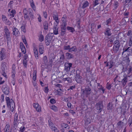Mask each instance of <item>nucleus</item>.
Masks as SVG:
<instances>
[{
  "mask_svg": "<svg viewBox=\"0 0 132 132\" xmlns=\"http://www.w3.org/2000/svg\"><path fill=\"white\" fill-rule=\"evenodd\" d=\"M48 125L50 127H51L52 126L54 125V124L52 122V120L50 119L48 120Z\"/></svg>",
  "mask_w": 132,
  "mask_h": 132,
  "instance_id": "37998d69",
  "label": "nucleus"
},
{
  "mask_svg": "<svg viewBox=\"0 0 132 132\" xmlns=\"http://www.w3.org/2000/svg\"><path fill=\"white\" fill-rule=\"evenodd\" d=\"M72 64L71 63L67 62L65 64V70L67 71H69L72 67Z\"/></svg>",
  "mask_w": 132,
  "mask_h": 132,
  "instance_id": "9d476101",
  "label": "nucleus"
},
{
  "mask_svg": "<svg viewBox=\"0 0 132 132\" xmlns=\"http://www.w3.org/2000/svg\"><path fill=\"white\" fill-rule=\"evenodd\" d=\"M4 30L5 33L4 37L6 38L7 40V45L8 46L9 45L8 42L11 40L10 33L7 26L4 27Z\"/></svg>",
  "mask_w": 132,
  "mask_h": 132,
  "instance_id": "7ed1b4c3",
  "label": "nucleus"
},
{
  "mask_svg": "<svg viewBox=\"0 0 132 132\" xmlns=\"http://www.w3.org/2000/svg\"><path fill=\"white\" fill-rule=\"evenodd\" d=\"M1 68L2 69L5 70V68L6 67V63L5 62H2L1 65Z\"/></svg>",
  "mask_w": 132,
  "mask_h": 132,
  "instance_id": "3c124183",
  "label": "nucleus"
},
{
  "mask_svg": "<svg viewBox=\"0 0 132 132\" xmlns=\"http://www.w3.org/2000/svg\"><path fill=\"white\" fill-rule=\"evenodd\" d=\"M120 46V44L119 40H116L114 42L113 48V51L114 53H116L117 52Z\"/></svg>",
  "mask_w": 132,
  "mask_h": 132,
  "instance_id": "20e7f679",
  "label": "nucleus"
},
{
  "mask_svg": "<svg viewBox=\"0 0 132 132\" xmlns=\"http://www.w3.org/2000/svg\"><path fill=\"white\" fill-rule=\"evenodd\" d=\"M66 26L63 25L61 26L60 35L61 36H63L65 34Z\"/></svg>",
  "mask_w": 132,
  "mask_h": 132,
  "instance_id": "ddd939ff",
  "label": "nucleus"
},
{
  "mask_svg": "<svg viewBox=\"0 0 132 132\" xmlns=\"http://www.w3.org/2000/svg\"><path fill=\"white\" fill-rule=\"evenodd\" d=\"M127 36H132V31L131 30H129L127 34Z\"/></svg>",
  "mask_w": 132,
  "mask_h": 132,
  "instance_id": "bf43d9fd",
  "label": "nucleus"
},
{
  "mask_svg": "<svg viewBox=\"0 0 132 132\" xmlns=\"http://www.w3.org/2000/svg\"><path fill=\"white\" fill-rule=\"evenodd\" d=\"M49 57V62H51L50 64H51L54 59H55V57L54 54L53 53H52L50 54Z\"/></svg>",
  "mask_w": 132,
  "mask_h": 132,
  "instance_id": "4be33fe9",
  "label": "nucleus"
},
{
  "mask_svg": "<svg viewBox=\"0 0 132 132\" xmlns=\"http://www.w3.org/2000/svg\"><path fill=\"white\" fill-rule=\"evenodd\" d=\"M50 128L52 130H54L55 132H59V130L56 127L54 126V125L51 127Z\"/></svg>",
  "mask_w": 132,
  "mask_h": 132,
  "instance_id": "4c0bfd02",
  "label": "nucleus"
},
{
  "mask_svg": "<svg viewBox=\"0 0 132 132\" xmlns=\"http://www.w3.org/2000/svg\"><path fill=\"white\" fill-rule=\"evenodd\" d=\"M34 53L36 59H38V52L37 49L36 48H35L34 49Z\"/></svg>",
  "mask_w": 132,
  "mask_h": 132,
  "instance_id": "c756f323",
  "label": "nucleus"
},
{
  "mask_svg": "<svg viewBox=\"0 0 132 132\" xmlns=\"http://www.w3.org/2000/svg\"><path fill=\"white\" fill-rule=\"evenodd\" d=\"M67 16L66 14H64L61 19V21L63 23L61 25L66 26Z\"/></svg>",
  "mask_w": 132,
  "mask_h": 132,
  "instance_id": "4468645a",
  "label": "nucleus"
},
{
  "mask_svg": "<svg viewBox=\"0 0 132 132\" xmlns=\"http://www.w3.org/2000/svg\"><path fill=\"white\" fill-rule=\"evenodd\" d=\"M30 4L31 6L32 9L34 11H35L36 8L34 3L32 2V3H31V4Z\"/></svg>",
  "mask_w": 132,
  "mask_h": 132,
  "instance_id": "49530a36",
  "label": "nucleus"
},
{
  "mask_svg": "<svg viewBox=\"0 0 132 132\" xmlns=\"http://www.w3.org/2000/svg\"><path fill=\"white\" fill-rule=\"evenodd\" d=\"M58 24L54 23V25L53 27V32L55 35H56L58 34Z\"/></svg>",
  "mask_w": 132,
  "mask_h": 132,
  "instance_id": "2eb2a0df",
  "label": "nucleus"
},
{
  "mask_svg": "<svg viewBox=\"0 0 132 132\" xmlns=\"http://www.w3.org/2000/svg\"><path fill=\"white\" fill-rule=\"evenodd\" d=\"M43 27L45 30H47L48 29V22L45 21L43 23Z\"/></svg>",
  "mask_w": 132,
  "mask_h": 132,
  "instance_id": "c85d7f7f",
  "label": "nucleus"
},
{
  "mask_svg": "<svg viewBox=\"0 0 132 132\" xmlns=\"http://www.w3.org/2000/svg\"><path fill=\"white\" fill-rule=\"evenodd\" d=\"M123 122L121 121H119L117 124V127L119 128H121L123 125Z\"/></svg>",
  "mask_w": 132,
  "mask_h": 132,
  "instance_id": "7c9ffc66",
  "label": "nucleus"
},
{
  "mask_svg": "<svg viewBox=\"0 0 132 132\" xmlns=\"http://www.w3.org/2000/svg\"><path fill=\"white\" fill-rule=\"evenodd\" d=\"M15 68L16 67L15 65L14 64H13L12 67V72H16V71L15 70Z\"/></svg>",
  "mask_w": 132,
  "mask_h": 132,
  "instance_id": "6e6d98bb",
  "label": "nucleus"
},
{
  "mask_svg": "<svg viewBox=\"0 0 132 132\" xmlns=\"http://www.w3.org/2000/svg\"><path fill=\"white\" fill-rule=\"evenodd\" d=\"M20 116L19 117H18V114L17 113H16L15 114L13 127L15 128H16L17 127V123L20 120Z\"/></svg>",
  "mask_w": 132,
  "mask_h": 132,
  "instance_id": "423d86ee",
  "label": "nucleus"
},
{
  "mask_svg": "<svg viewBox=\"0 0 132 132\" xmlns=\"http://www.w3.org/2000/svg\"><path fill=\"white\" fill-rule=\"evenodd\" d=\"M70 46L69 45L67 46H63V49L64 50H69L70 47Z\"/></svg>",
  "mask_w": 132,
  "mask_h": 132,
  "instance_id": "09e8293b",
  "label": "nucleus"
},
{
  "mask_svg": "<svg viewBox=\"0 0 132 132\" xmlns=\"http://www.w3.org/2000/svg\"><path fill=\"white\" fill-rule=\"evenodd\" d=\"M50 102L52 104H54L56 103V101L54 99L52 98L50 99Z\"/></svg>",
  "mask_w": 132,
  "mask_h": 132,
  "instance_id": "680f3d73",
  "label": "nucleus"
},
{
  "mask_svg": "<svg viewBox=\"0 0 132 132\" xmlns=\"http://www.w3.org/2000/svg\"><path fill=\"white\" fill-rule=\"evenodd\" d=\"M16 72H12V77L13 78V80H15V74Z\"/></svg>",
  "mask_w": 132,
  "mask_h": 132,
  "instance_id": "4d7b16f0",
  "label": "nucleus"
},
{
  "mask_svg": "<svg viewBox=\"0 0 132 132\" xmlns=\"http://www.w3.org/2000/svg\"><path fill=\"white\" fill-rule=\"evenodd\" d=\"M129 42L128 45L130 47L132 46V36H130L129 37Z\"/></svg>",
  "mask_w": 132,
  "mask_h": 132,
  "instance_id": "72a5a7b5",
  "label": "nucleus"
},
{
  "mask_svg": "<svg viewBox=\"0 0 132 132\" xmlns=\"http://www.w3.org/2000/svg\"><path fill=\"white\" fill-rule=\"evenodd\" d=\"M100 0H95L94 2L93 5L94 7L96 6L99 4V2H98Z\"/></svg>",
  "mask_w": 132,
  "mask_h": 132,
  "instance_id": "79ce46f5",
  "label": "nucleus"
},
{
  "mask_svg": "<svg viewBox=\"0 0 132 132\" xmlns=\"http://www.w3.org/2000/svg\"><path fill=\"white\" fill-rule=\"evenodd\" d=\"M43 62L42 63L43 64V65H45L47 64V57L46 56H45L43 57Z\"/></svg>",
  "mask_w": 132,
  "mask_h": 132,
  "instance_id": "a878e982",
  "label": "nucleus"
},
{
  "mask_svg": "<svg viewBox=\"0 0 132 132\" xmlns=\"http://www.w3.org/2000/svg\"><path fill=\"white\" fill-rule=\"evenodd\" d=\"M21 28V31L24 33H25L26 32V26L24 25H23Z\"/></svg>",
  "mask_w": 132,
  "mask_h": 132,
  "instance_id": "ea45409f",
  "label": "nucleus"
},
{
  "mask_svg": "<svg viewBox=\"0 0 132 132\" xmlns=\"http://www.w3.org/2000/svg\"><path fill=\"white\" fill-rule=\"evenodd\" d=\"M129 47H126L125 46H124L123 48V51L122 53V55H123L124 53L125 52H127L128 51V49H129Z\"/></svg>",
  "mask_w": 132,
  "mask_h": 132,
  "instance_id": "e433bc0d",
  "label": "nucleus"
},
{
  "mask_svg": "<svg viewBox=\"0 0 132 132\" xmlns=\"http://www.w3.org/2000/svg\"><path fill=\"white\" fill-rule=\"evenodd\" d=\"M28 16L31 19L33 18L34 15L33 13V11L31 8H29L28 9Z\"/></svg>",
  "mask_w": 132,
  "mask_h": 132,
  "instance_id": "5701e85b",
  "label": "nucleus"
},
{
  "mask_svg": "<svg viewBox=\"0 0 132 132\" xmlns=\"http://www.w3.org/2000/svg\"><path fill=\"white\" fill-rule=\"evenodd\" d=\"M62 100L65 102H67L68 101V98L65 96L63 97H62Z\"/></svg>",
  "mask_w": 132,
  "mask_h": 132,
  "instance_id": "13d9d810",
  "label": "nucleus"
},
{
  "mask_svg": "<svg viewBox=\"0 0 132 132\" xmlns=\"http://www.w3.org/2000/svg\"><path fill=\"white\" fill-rule=\"evenodd\" d=\"M5 50L4 48H2L0 53V60L2 61L6 58Z\"/></svg>",
  "mask_w": 132,
  "mask_h": 132,
  "instance_id": "6e6552de",
  "label": "nucleus"
},
{
  "mask_svg": "<svg viewBox=\"0 0 132 132\" xmlns=\"http://www.w3.org/2000/svg\"><path fill=\"white\" fill-rule=\"evenodd\" d=\"M44 46L42 44H40L39 45V52L40 54H42L44 53Z\"/></svg>",
  "mask_w": 132,
  "mask_h": 132,
  "instance_id": "aec40b11",
  "label": "nucleus"
},
{
  "mask_svg": "<svg viewBox=\"0 0 132 132\" xmlns=\"http://www.w3.org/2000/svg\"><path fill=\"white\" fill-rule=\"evenodd\" d=\"M36 109L37 111L38 112H39L41 111V107L39 105L37 107V108H36Z\"/></svg>",
  "mask_w": 132,
  "mask_h": 132,
  "instance_id": "338daca9",
  "label": "nucleus"
},
{
  "mask_svg": "<svg viewBox=\"0 0 132 132\" xmlns=\"http://www.w3.org/2000/svg\"><path fill=\"white\" fill-rule=\"evenodd\" d=\"M43 15L44 17L46 19L47 18V12L46 11H44L43 12Z\"/></svg>",
  "mask_w": 132,
  "mask_h": 132,
  "instance_id": "052dcab7",
  "label": "nucleus"
},
{
  "mask_svg": "<svg viewBox=\"0 0 132 132\" xmlns=\"http://www.w3.org/2000/svg\"><path fill=\"white\" fill-rule=\"evenodd\" d=\"M5 101L7 106L8 108H11V107L13 108V106L14 105V101L12 99H10L9 97H6L5 98Z\"/></svg>",
  "mask_w": 132,
  "mask_h": 132,
  "instance_id": "39448f33",
  "label": "nucleus"
},
{
  "mask_svg": "<svg viewBox=\"0 0 132 132\" xmlns=\"http://www.w3.org/2000/svg\"><path fill=\"white\" fill-rule=\"evenodd\" d=\"M111 87V85L108 84V83L106 84V88L108 90L110 89Z\"/></svg>",
  "mask_w": 132,
  "mask_h": 132,
  "instance_id": "774afa93",
  "label": "nucleus"
},
{
  "mask_svg": "<svg viewBox=\"0 0 132 132\" xmlns=\"http://www.w3.org/2000/svg\"><path fill=\"white\" fill-rule=\"evenodd\" d=\"M65 55L67 59H68L69 60L73 58L74 57L73 54L68 52L66 53Z\"/></svg>",
  "mask_w": 132,
  "mask_h": 132,
  "instance_id": "412c9836",
  "label": "nucleus"
},
{
  "mask_svg": "<svg viewBox=\"0 0 132 132\" xmlns=\"http://www.w3.org/2000/svg\"><path fill=\"white\" fill-rule=\"evenodd\" d=\"M108 63L109 64V69L111 68L115 64L114 61L112 60L108 62Z\"/></svg>",
  "mask_w": 132,
  "mask_h": 132,
  "instance_id": "2f4dec72",
  "label": "nucleus"
},
{
  "mask_svg": "<svg viewBox=\"0 0 132 132\" xmlns=\"http://www.w3.org/2000/svg\"><path fill=\"white\" fill-rule=\"evenodd\" d=\"M54 35L53 33H49L46 36L45 40V42L46 46L50 45L51 42L54 40H52L54 38Z\"/></svg>",
  "mask_w": 132,
  "mask_h": 132,
  "instance_id": "f03ea898",
  "label": "nucleus"
},
{
  "mask_svg": "<svg viewBox=\"0 0 132 132\" xmlns=\"http://www.w3.org/2000/svg\"><path fill=\"white\" fill-rule=\"evenodd\" d=\"M127 70L128 71V74L131 73L132 71V66H129Z\"/></svg>",
  "mask_w": 132,
  "mask_h": 132,
  "instance_id": "de8ad7c7",
  "label": "nucleus"
},
{
  "mask_svg": "<svg viewBox=\"0 0 132 132\" xmlns=\"http://www.w3.org/2000/svg\"><path fill=\"white\" fill-rule=\"evenodd\" d=\"M132 53V49L130 48V47H129V49H128L127 52V54L128 56L131 55Z\"/></svg>",
  "mask_w": 132,
  "mask_h": 132,
  "instance_id": "58836bf2",
  "label": "nucleus"
},
{
  "mask_svg": "<svg viewBox=\"0 0 132 132\" xmlns=\"http://www.w3.org/2000/svg\"><path fill=\"white\" fill-rule=\"evenodd\" d=\"M53 19L56 22V23H55L58 24L59 21L58 15L54 14L53 15Z\"/></svg>",
  "mask_w": 132,
  "mask_h": 132,
  "instance_id": "bb28decb",
  "label": "nucleus"
},
{
  "mask_svg": "<svg viewBox=\"0 0 132 132\" xmlns=\"http://www.w3.org/2000/svg\"><path fill=\"white\" fill-rule=\"evenodd\" d=\"M89 4L88 2L87 1H85L82 4V8L84 9L87 7Z\"/></svg>",
  "mask_w": 132,
  "mask_h": 132,
  "instance_id": "393cba45",
  "label": "nucleus"
},
{
  "mask_svg": "<svg viewBox=\"0 0 132 132\" xmlns=\"http://www.w3.org/2000/svg\"><path fill=\"white\" fill-rule=\"evenodd\" d=\"M2 90L3 93L6 95H8L10 92L9 88L8 87H5V86H3L2 88Z\"/></svg>",
  "mask_w": 132,
  "mask_h": 132,
  "instance_id": "f8f14e48",
  "label": "nucleus"
},
{
  "mask_svg": "<svg viewBox=\"0 0 132 132\" xmlns=\"http://www.w3.org/2000/svg\"><path fill=\"white\" fill-rule=\"evenodd\" d=\"M111 21V19L110 18H109L107 20L106 22V25H108L110 23Z\"/></svg>",
  "mask_w": 132,
  "mask_h": 132,
  "instance_id": "e2e57ef3",
  "label": "nucleus"
},
{
  "mask_svg": "<svg viewBox=\"0 0 132 132\" xmlns=\"http://www.w3.org/2000/svg\"><path fill=\"white\" fill-rule=\"evenodd\" d=\"M113 6L114 9H116L118 6V3L117 1L115 2Z\"/></svg>",
  "mask_w": 132,
  "mask_h": 132,
  "instance_id": "c03bdc74",
  "label": "nucleus"
},
{
  "mask_svg": "<svg viewBox=\"0 0 132 132\" xmlns=\"http://www.w3.org/2000/svg\"><path fill=\"white\" fill-rule=\"evenodd\" d=\"M36 71H34L33 73V79L35 81L36 79Z\"/></svg>",
  "mask_w": 132,
  "mask_h": 132,
  "instance_id": "a18cd8bd",
  "label": "nucleus"
},
{
  "mask_svg": "<svg viewBox=\"0 0 132 132\" xmlns=\"http://www.w3.org/2000/svg\"><path fill=\"white\" fill-rule=\"evenodd\" d=\"M97 88L98 90H101L102 91V93H104L105 92V89L104 88V87L102 86V85H100V83H97Z\"/></svg>",
  "mask_w": 132,
  "mask_h": 132,
  "instance_id": "dca6fc26",
  "label": "nucleus"
},
{
  "mask_svg": "<svg viewBox=\"0 0 132 132\" xmlns=\"http://www.w3.org/2000/svg\"><path fill=\"white\" fill-rule=\"evenodd\" d=\"M63 80L64 81H67L68 82H71V79L69 78H67L63 79Z\"/></svg>",
  "mask_w": 132,
  "mask_h": 132,
  "instance_id": "5fc2aeb1",
  "label": "nucleus"
},
{
  "mask_svg": "<svg viewBox=\"0 0 132 132\" xmlns=\"http://www.w3.org/2000/svg\"><path fill=\"white\" fill-rule=\"evenodd\" d=\"M10 12L12 14V17H14V15L15 13V10H13L11 11Z\"/></svg>",
  "mask_w": 132,
  "mask_h": 132,
  "instance_id": "69168bd1",
  "label": "nucleus"
},
{
  "mask_svg": "<svg viewBox=\"0 0 132 132\" xmlns=\"http://www.w3.org/2000/svg\"><path fill=\"white\" fill-rule=\"evenodd\" d=\"M96 109L98 113H100L103 108V105L102 101H100L96 104Z\"/></svg>",
  "mask_w": 132,
  "mask_h": 132,
  "instance_id": "0eeeda50",
  "label": "nucleus"
},
{
  "mask_svg": "<svg viewBox=\"0 0 132 132\" xmlns=\"http://www.w3.org/2000/svg\"><path fill=\"white\" fill-rule=\"evenodd\" d=\"M113 104L112 102H110L107 106V109L110 112H112Z\"/></svg>",
  "mask_w": 132,
  "mask_h": 132,
  "instance_id": "a211bd4d",
  "label": "nucleus"
},
{
  "mask_svg": "<svg viewBox=\"0 0 132 132\" xmlns=\"http://www.w3.org/2000/svg\"><path fill=\"white\" fill-rule=\"evenodd\" d=\"M13 35L16 37H18L20 35V32L18 29L14 27L12 28Z\"/></svg>",
  "mask_w": 132,
  "mask_h": 132,
  "instance_id": "9b49d317",
  "label": "nucleus"
},
{
  "mask_svg": "<svg viewBox=\"0 0 132 132\" xmlns=\"http://www.w3.org/2000/svg\"><path fill=\"white\" fill-rule=\"evenodd\" d=\"M65 59V57L64 54L63 52H62V54H61L60 57V61L62 62Z\"/></svg>",
  "mask_w": 132,
  "mask_h": 132,
  "instance_id": "473e14b6",
  "label": "nucleus"
},
{
  "mask_svg": "<svg viewBox=\"0 0 132 132\" xmlns=\"http://www.w3.org/2000/svg\"><path fill=\"white\" fill-rule=\"evenodd\" d=\"M2 19L5 22H6V21H7V20L6 17L5 16L3 15H2Z\"/></svg>",
  "mask_w": 132,
  "mask_h": 132,
  "instance_id": "0e129e2a",
  "label": "nucleus"
},
{
  "mask_svg": "<svg viewBox=\"0 0 132 132\" xmlns=\"http://www.w3.org/2000/svg\"><path fill=\"white\" fill-rule=\"evenodd\" d=\"M89 83L87 84V85L86 86L85 90L83 91V94L85 95L86 97H88L90 94L91 91V89L89 87V85L92 86V84L91 82L88 81Z\"/></svg>",
  "mask_w": 132,
  "mask_h": 132,
  "instance_id": "f257e3e1",
  "label": "nucleus"
},
{
  "mask_svg": "<svg viewBox=\"0 0 132 132\" xmlns=\"http://www.w3.org/2000/svg\"><path fill=\"white\" fill-rule=\"evenodd\" d=\"M20 47L22 52L25 54L26 53V49L25 46L22 42L20 43Z\"/></svg>",
  "mask_w": 132,
  "mask_h": 132,
  "instance_id": "f3484780",
  "label": "nucleus"
},
{
  "mask_svg": "<svg viewBox=\"0 0 132 132\" xmlns=\"http://www.w3.org/2000/svg\"><path fill=\"white\" fill-rule=\"evenodd\" d=\"M75 80L78 83L82 84V82L83 79L81 76L75 77Z\"/></svg>",
  "mask_w": 132,
  "mask_h": 132,
  "instance_id": "b1692460",
  "label": "nucleus"
},
{
  "mask_svg": "<svg viewBox=\"0 0 132 132\" xmlns=\"http://www.w3.org/2000/svg\"><path fill=\"white\" fill-rule=\"evenodd\" d=\"M44 37L43 36L42 34L41 35L39 38V40L41 42H42L44 40Z\"/></svg>",
  "mask_w": 132,
  "mask_h": 132,
  "instance_id": "603ef678",
  "label": "nucleus"
},
{
  "mask_svg": "<svg viewBox=\"0 0 132 132\" xmlns=\"http://www.w3.org/2000/svg\"><path fill=\"white\" fill-rule=\"evenodd\" d=\"M50 108L54 111H56L57 110V107L54 105H52L50 106Z\"/></svg>",
  "mask_w": 132,
  "mask_h": 132,
  "instance_id": "c9c22d12",
  "label": "nucleus"
},
{
  "mask_svg": "<svg viewBox=\"0 0 132 132\" xmlns=\"http://www.w3.org/2000/svg\"><path fill=\"white\" fill-rule=\"evenodd\" d=\"M75 76V77L81 76H80V71L79 70H78L76 71V75Z\"/></svg>",
  "mask_w": 132,
  "mask_h": 132,
  "instance_id": "f704fd0d",
  "label": "nucleus"
},
{
  "mask_svg": "<svg viewBox=\"0 0 132 132\" xmlns=\"http://www.w3.org/2000/svg\"><path fill=\"white\" fill-rule=\"evenodd\" d=\"M28 13V10H27V8H25L23 9V13L24 15L27 14Z\"/></svg>",
  "mask_w": 132,
  "mask_h": 132,
  "instance_id": "864d4df0",
  "label": "nucleus"
},
{
  "mask_svg": "<svg viewBox=\"0 0 132 132\" xmlns=\"http://www.w3.org/2000/svg\"><path fill=\"white\" fill-rule=\"evenodd\" d=\"M104 34L105 35L108 36H111L112 35L111 29L109 28H107L105 30Z\"/></svg>",
  "mask_w": 132,
  "mask_h": 132,
  "instance_id": "6ab92c4d",
  "label": "nucleus"
},
{
  "mask_svg": "<svg viewBox=\"0 0 132 132\" xmlns=\"http://www.w3.org/2000/svg\"><path fill=\"white\" fill-rule=\"evenodd\" d=\"M123 77L124 78L120 82L122 84V86H123V87H124L128 81V76L126 74H125L123 75Z\"/></svg>",
  "mask_w": 132,
  "mask_h": 132,
  "instance_id": "1a4fd4ad",
  "label": "nucleus"
},
{
  "mask_svg": "<svg viewBox=\"0 0 132 132\" xmlns=\"http://www.w3.org/2000/svg\"><path fill=\"white\" fill-rule=\"evenodd\" d=\"M77 51V48L75 46H72L71 48L70 47L69 50L68 51L70 52H76Z\"/></svg>",
  "mask_w": 132,
  "mask_h": 132,
  "instance_id": "cd10ccee",
  "label": "nucleus"
},
{
  "mask_svg": "<svg viewBox=\"0 0 132 132\" xmlns=\"http://www.w3.org/2000/svg\"><path fill=\"white\" fill-rule=\"evenodd\" d=\"M67 29L69 30L70 31V32H73L75 31L74 28L72 27L68 26L67 27Z\"/></svg>",
  "mask_w": 132,
  "mask_h": 132,
  "instance_id": "a19ab883",
  "label": "nucleus"
},
{
  "mask_svg": "<svg viewBox=\"0 0 132 132\" xmlns=\"http://www.w3.org/2000/svg\"><path fill=\"white\" fill-rule=\"evenodd\" d=\"M2 71L1 72L2 74L5 78H7V76L5 72L4 71L5 70L2 69Z\"/></svg>",
  "mask_w": 132,
  "mask_h": 132,
  "instance_id": "8fccbe9b",
  "label": "nucleus"
}]
</instances>
